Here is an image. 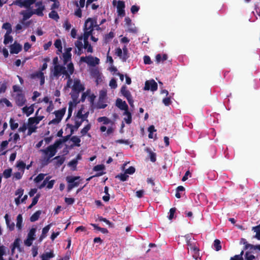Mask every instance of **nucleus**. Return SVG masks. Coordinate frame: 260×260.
Returning a JSON list of instances; mask_svg holds the SVG:
<instances>
[{
	"mask_svg": "<svg viewBox=\"0 0 260 260\" xmlns=\"http://www.w3.org/2000/svg\"><path fill=\"white\" fill-rule=\"evenodd\" d=\"M36 9L29 11H22L21 14L23 15V20H26L30 18L34 14H36L39 16H43L44 15L43 11L45 9V5L41 2H39L36 3Z\"/></svg>",
	"mask_w": 260,
	"mask_h": 260,
	"instance_id": "obj_1",
	"label": "nucleus"
},
{
	"mask_svg": "<svg viewBox=\"0 0 260 260\" xmlns=\"http://www.w3.org/2000/svg\"><path fill=\"white\" fill-rule=\"evenodd\" d=\"M39 2L43 4L42 0H16L13 4L20 8H29L33 4L36 7V3Z\"/></svg>",
	"mask_w": 260,
	"mask_h": 260,
	"instance_id": "obj_2",
	"label": "nucleus"
},
{
	"mask_svg": "<svg viewBox=\"0 0 260 260\" xmlns=\"http://www.w3.org/2000/svg\"><path fill=\"white\" fill-rule=\"evenodd\" d=\"M52 72L55 77L58 78L61 74L65 75L66 78L69 77V73L63 66L60 64L54 66Z\"/></svg>",
	"mask_w": 260,
	"mask_h": 260,
	"instance_id": "obj_3",
	"label": "nucleus"
},
{
	"mask_svg": "<svg viewBox=\"0 0 260 260\" xmlns=\"http://www.w3.org/2000/svg\"><path fill=\"white\" fill-rule=\"evenodd\" d=\"M79 176H67L66 177V180L68 183L67 186V190L68 192L70 191L74 187H77L80 182L79 181H76L80 179Z\"/></svg>",
	"mask_w": 260,
	"mask_h": 260,
	"instance_id": "obj_4",
	"label": "nucleus"
},
{
	"mask_svg": "<svg viewBox=\"0 0 260 260\" xmlns=\"http://www.w3.org/2000/svg\"><path fill=\"white\" fill-rule=\"evenodd\" d=\"M95 23H96L95 20L88 18L84 23V30L89 31L91 30V32H92Z\"/></svg>",
	"mask_w": 260,
	"mask_h": 260,
	"instance_id": "obj_5",
	"label": "nucleus"
},
{
	"mask_svg": "<svg viewBox=\"0 0 260 260\" xmlns=\"http://www.w3.org/2000/svg\"><path fill=\"white\" fill-rule=\"evenodd\" d=\"M144 89L145 90H149L150 89L152 91H156L157 89V84L153 79L149 81H146L145 83Z\"/></svg>",
	"mask_w": 260,
	"mask_h": 260,
	"instance_id": "obj_6",
	"label": "nucleus"
},
{
	"mask_svg": "<svg viewBox=\"0 0 260 260\" xmlns=\"http://www.w3.org/2000/svg\"><path fill=\"white\" fill-rule=\"evenodd\" d=\"M41 151H42L45 154V155L47 157L46 161H48L51 157L55 155L57 150L51 149V145H50L48 146L46 149H41Z\"/></svg>",
	"mask_w": 260,
	"mask_h": 260,
	"instance_id": "obj_7",
	"label": "nucleus"
},
{
	"mask_svg": "<svg viewBox=\"0 0 260 260\" xmlns=\"http://www.w3.org/2000/svg\"><path fill=\"white\" fill-rule=\"evenodd\" d=\"M125 4L123 1H118L117 6V12L118 16L123 17L125 16V13L124 10Z\"/></svg>",
	"mask_w": 260,
	"mask_h": 260,
	"instance_id": "obj_8",
	"label": "nucleus"
},
{
	"mask_svg": "<svg viewBox=\"0 0 260 260\" xmlns=\"http://www.w3.org/2000/svg\"><path fill=\"white\" fill-rule=\"evenodd\" d=\"M72 89L74 92L79 93L80 92L84 90L85 88L84 86L81 84L79 80H76L74 81Z\"/></svg>",
	"mask_w": 260,
	"mask_h": 260,
	"instance_id": "obj_9",
	"label": "nucleus"
},
{
	"mask_svg": "<svg viewBox=\"0 0 260 260\" xmlns=\"http://www.w3.org/2000/svg\"><path fill=\"white\" fill-rule=\"evenodd\" d=\"M15 100L16 104L19 107L23 106L26 101L24 95L22 93H18L16 94Z\"/></svg>",
	"mask_w": 260,
	"mask_h": 260,
	"instance_id": "obj_10",
	"label": "nucleus"
},
{
	"mask_svg": "<svg viewBox=\"0 0 260 260\" xmlns=\"http://www.w3.org/2000/svg\"><path fill=\"white\" fill-rule=\"evenodd\" d=\"M22 50V46L15 42L14 43L10 46V53L11 54H18Z\"/></svg>",
	"mask_w": 260,
	"mask_h": 260,
	"instance_id": "obj_11",
	"label": "nucleus"
},
{
	"mask_svg": "<svg viewBox=\"0 0 260 260\" xmlns=\"http://www.w3.org/2000/svg\"><path fill=\"white\" fill-rule=\"evenodd\" d=\"M116 106L121 110L126 111L128 109V105L125 101L120 99H117L116 101Z\"/></svg>",
	"mask_w": 260,
	"mask_h": 260,
	"instance_id": "obj_12",
	"label": "nucleus"
},
{
	"mask_svg": "<svg viewBox=\"0 0 260 260\" xmlns=\"http://www.w3.org/2000/svg\"><path fill=\"white\" fill-rule=\"evenodd\" d=\"M43 116H36L34 117H30L28 119L29 124H38L43 118Z\"/></svg>",
	"mask_w": 260,
	"mask_h": 260,
	"instance_id": "obj_13",
	"label": "nucleus"
},
{
	"mask_svg": "<svg viewBox=\"0 0 260 260\" xmlns=\"http://www.w3.org/2000/svg\"><path fill=\"white\" fill-rule=\"evenodd\" d=\"M82 40V36L79 37L78 38V40H77L75 42V46L78 49V54L79 55H81L82 53V48L83 45L81 40Z\"/></svg>",
	"mask_w": 260,
	"mask_h": 260,
	"instance_id": "obj_14",
	"label": "nucleus"
},
{
	"mask_svg": "<svg viewBox=\"0 0 260 260\" xmlns=\"http://www.w3.org/2000/svg\"><path fill=\"white\" fill-rule=\"evenodd\" d=\"M66 111V108H63L60 110L55 111L53 114H55L56 118L60 119L61 121Z\"/></svg>",
	"mask_w": 260,
	"mask_h": 260,
	"instance_id": "obj_15",
	"label": "nucleus"
},
{
	"mask_svg": "<svg viewBox=\"0 0 260 260\" xmlns=\"http://www.w3.org/2000/svg\"><path fill=\"white\" fill-rule=\"evenodd\" d=\"M5 219L6 220V223L7 225V227L9 229V230L12 231L14 230L15 228V224L13 222H11L10 219H9V215L8 214H6L5 215Z\"/></svg>",
	"mask_w": 260,
	"mask_h": 260,
	"instance_id": "obj_16",
	"label": "nucleus"
},
{
	"mask_svg": "<svg viewBox=\"0 0 260 260\" xmlns=\"http://www.w3.org/2000/svg\"><path fill=\"white\" fill-rule=\"evenodd\" d=\"M123 115H125L126 117L124 118V120L127 124H131L132 122V117L131 113L127 109L123 113Z\"/></svg>",
	"mask_w": 260,
	"mask_h": 260,
	"instance_id": "obj_17",
	"label": "nucleus"
},
{
	"mask_svg": "<svg viewBox=\"0 0 260 260\" xmlns=\"http://www.w3.org/2000/svg\"><path fill=\"white\" fill-rule=\"evenodd\" d=\"M34 111L33 105H31L29 107L25 106L22 108L23 113L26 114L27 116H29L30 115L32 114Z\"/></svg>",
	"mask_w": 260,
	"mask_h": 260,
	"instance_id": "obj_18",
	"label": "nucleus"
},
{
	"mask_svg": "<svg viewBox=\"0 0 260 260\" xmlns=\"http://www.w3.org/2000/svg\"><path fill=\"white\" fill-rule=\"evenodd\" d=\"M51 224H48L42 229V234L40 237V240L41 241L47 236V234L51 228Z\"/></svg>",
	"mask_w": 260,
	"mask_h": 260,
	"instance_id": "obj_19",
	"label": "nucleus"
},
{
	"mask_svg": "<svg viewBox=\"0 0 260 260\" xmlns=\"http://www.w3.org/2000/svg\"><path fill=\"white\" fill-rule=\"evenodd\" d=\"M54 257V254L52 251L46 252L41 255L42 260H50V258Z\"/></svg>",
	"mask_w": 260,
	"mask_h": 260,
	"instance_id": "obj_20",
	"label": "nucleus"
},
{
	"mask_svg": "<svg viewBox=\"0 0 260 260\" xmlns=\"http://www.w3.org/2000/svg\"><path fill=\"white\" fill-rule=\"evenodd\" d=\"M13 41V38L11 36V34L6 33L4 35V44L7 45L10 43H12Z\"/></svg>",
	"mask_w": 260,
	"mask_h": 260,
	"instance_id": "obj_21",
	"label": "nucleus"
},
{
	"mask_svg": "<svg viewBox=\"0 0 260 260\" xmlns=\"http://www.w3.org/2000/svg\"><path fill=\"white\" fill-rule=\"evenodd\" d=\"M63 65H66L71 60L72 54L71 52H65L62 54Z\"/></svg>",
	"mask_w": 260,
	"mask_h": 260,
	"instance_id": "obj_22",
	"label": "nucleus"
},
{
	"mask_svg": "<svg viewBox=\"0 0 260 260\" xmlns=\"http://www.w3.org/2000/svg\"><path fill=\"white\" fill-rule=\"evenodd\" d=\"M67 68H68V72L69 75V77L67 78L69 79V81H68V82H69V81L70 82L71 81V75H72L74 72V67L73 63L72 62L69 63L67 66Z\"/></svg>",
	"mask_w": 260,
	"mask_h": 260,
	"instance_id": "obj_23",
	"label": "nucleus"
},
{
	"mask_svg": "<svg viewBox=\"0 0 260 260\" xmlns=\"http://www.w3.org/2000/svg\"><path fill=\"white\" fill-rule=\"evenodd\" d=\"M120 91L126 99H128L129 97L132 96L130 91L127 89L125 85L122 86Z\"/></svg>",
	"mask_w": 260,
	"mask_h": 260,
	"instance_id": "obj_24",
	"label": "nucleus"
},
{
	"mask_svg": "<svg viewBox=\"0 0 260 260\" xmlns=\"http://www.w3.org/2000/svg\"><path fill=\"white\" fill-rule=\"evenodd\" d=\"M41 211L38 210L35 213H34L30 217V221L31 222H35L38 220L40 217V215L41 214Z\"/></svg>",
	"mask_w": 260,
	"mask_h": 260,
	"instance_id": "obj_25",
	"label": "nucleus"
},
{
	"mask_svg": "<svg viewBox=\"0 0 260 260\" xmlns=\"http://www.w3.org/2000/svg\"><path fill=\"white\" fill-rule=\"evenodd\" d=\"M16 227L19 230H21L22 226L23 218L22 215L19 214L17 216Z\"/></svg>",
	"mask_w": 260,
	"mask_h": 260,
	"instance_id": "obj_26",
	"label": "nucleus"
},
{
	"mask_svg": "<svg viewBox=\"0 0 260 260\" xmlns=\"http://www.w3.org/2000/svg\"><path fill=\"white\" fill-rule=\"evenodd\" d=\"M97 120L98 122H103L104 124L112 123L111 120L106 116L99 117Z\"/></svg>",
	"mask_w": 260,
	"mask_h": 260,
	"instance_id": "obj_27",
	"label": "nucleus"
},
{
	"mask_svg": "<svg viewBox=\"0 0 260 260\" xmlns=\"http://www.w3.org/2000/svg\"><path fill=\"white\" fill-rule=\"evenodd\" d=\"M83 122V119H82L80 121H76L75 122V124L74 125H73L71 124H70V123H68L67 124V126L69 128H74V129L75 130H77L78 129V128L81 126V125L82 124Z\"/></svg>",
	"mask_w": 260,
	"mask_h": 260,
	"instance_id": "obj_28",
	"label": "nucleus"
},
{
	"mask_svg": "<svg viewBox=\"0 0 260 260\" xmlns=\"http://www.w3.org/2000/svg\"><path fill=\"white\" fill-rule=\"evenodd\" d=\"M122 50L123 55L122 58V61L125 62L129 57L128 53V49L126 46H124Z\"/></svg>",
	"mask_w": 260,
	"mask_h": 260,
	"instance_id": "obj_29",
	"label": "nucleus"
},
{
	"mask_svg": "<svg viewBox=\"0 0 260 260\" xmlns=\"http://www.w3.org/2000/svg\"><path fill=\"white\" fill-rule=\"evenodd\" d=\"M44 73L42 71H39L35 72L30 75V78L32 79H35L36 78H41L44 75Z\"/></svg>",
	"mask_w": 260,
	"mask_h": 260,
	"instance_id": "obj_30",
	"label": "nucleus"
},
{
	"mask_svg": "<svg viewBox=\"0 0 260 260\" xmlns=\"http://www.w3.org/2000/svg\"><path fill=\"white\" fill-rule=\"evenodd\" d=\"M12 173V169L11 168H9L5 170L2 175L5 178L8 179L11 176Z\"/></svg>",
	"mask_w": 260,
	"mask_h": 260,
	"instance_id": "obj_31",
	"label": "nucleus"
},
{
	"mask_svg": "<svg viewBox=\"0 0 260 260\" xmlns=\"http://www.w3.org/2000/svg\"><path fill=\"white\" fill-rule=\"evenodd\" d=\"M2 28L7 30L6 33L11 34L12 32L11 24L9 22L4 23L2 26Z\"/></svg>",
	"mask_w": 260,
	"mask_h": 260,
	"instance_id": "obj_32",
	"label": "nucleus"
},
{
	"mask_svg": "<svg viewBox=\"0 0 260 260\" xmlns=\"http://www.w3.org/2000/svg\"><path fill=\"white\" fill-rule=\"evenodd\" d=\"M54 159L55 160H56V165L58 166V167H59L62 164H63L64 160H65V158L63 157V156H55L54 158Z\"/></svg>",
	"mask_w": 260,
	"mask_h": 260,
	"instance_id": "obj_33",
	"label": "nucleus"
},
{
	"mask_svg": "<svg viewBox=\"0 0 260 260\" xmlns=\"http://www.w3.org/2000/svg\"><path fill=\"white\" fill-rule=\"evenodd\" d=\"M49 17L50 18L53 19H54V20H56V21H57L59 19V16L58 13H57V12H56L54 10H52L49 13Z\"/></svg>",
	"mask_w": 260,
	"mask_h": 260,
	"instance_id": "obj_34",
	"label": "nucleus"
},
{
	"mask_svg": "<svg viewBox=\"0 0 260 260\" xmlns=\"http://www.w3.org/2000/svg\"><path fill=\"white\" fill-rule=\"evenodd\" d=\"M91 128V124L90 123L87 124L86 126H85L81 130V134L82 136H85Z\"/></svg>",
	"mask_w": 260,
	"mask_h": 260,
	"instance_id": "obj_35",
	"label": "nucleus"
},
{
	"mask_svg": "<svg viewBox=\"0 0 260 260\" xmlns=\"http://www.w3.org/2000/svg\"><path fill=\"white\" fill-rule=\"evenodd\" d=\"M27 127H28V132H27V135L30 136L32 134V133L36 132L37 127L36 126L33 125V124H29V122H28L27 124Z\"/></svg>",
	"mask_w": 260,
	"mask_h": 260,
	"instance_id": "obj_36",
	"label": "nucleus"
},
{
	"mask_svg": "<svg viewBox=\"0 0 260 260\" xmlns=\"http://www.w3.org/2000/svg\"><path fill=\"white\" fill-rule=\"evenodd\" d=\"M213 246L216 251H218L221 249L220 241L218 239H215L214 241Z\"/></svg>",
	"mask_w": 260,
	"mask_h": 260,
	"instance_id": "obj_37",
	"label": "nucleus"
},
{
	"mask_svg": "<svg viewBox=\"0 0 260 260\" xmlns=\"http://www.w3.org/2000/svg\"><path fill=\"white\" fill-rule=\"evenodd\" d=\"M83 47H84L85 49H87V51L88 53H92L93 52V48L91 45L89 44L88 41L84 42V45Z\"/></svg>",
	"mask_w": 260,
	"mask_h": 260,
	"instance_id": "obj_38",
	"label": "nucleus"
},
{
	"mask_svg": "<svg viewBox=\"0 0 260 260\" xmlns=\"http://www.w3.org/2000/svg\"><path fill=\"white\" fill-rule=\"evenodd\" d=\"M114 37V34L112 31H110L108 34L106 35L104 37L105 42L106 43L110 41Z\"/></svg>",
	"mask_w": 260,
	"mask_h": 260,
	"instance_id": "obj_39",
	"label": "nucleus"
},
{
	"mask_svg": "<svg viewBox=\"0 0 260 260\" xmlns=\"http://www.w3.org/2000/svg\"><path fill=\"white\" fill-rule=\"evenodd\" d=\"M116 178H119L121 181H125L128 178V176L124 173V174L121 173L116 176Z\"/></svg>",
	"mask_w": 260,
	"mask_h": 260,
	"instance_id": "obj_40",
	"label": "nucleus"
},
{
	"mask_svg": "<svg viewBox=\"0 0 260 260\" xmlns=\"http://www.w3.org/2000/svg\"><path fill=\"white\" fill-rule=\"evenodd\" d=\"M253 230L256 232L255 238L260 240V225L253 227Z\"/></svg>",
	"mask_w": 260,
	"mask_h": 260,
	"instance_id": "obj_41",
	"label": "nucleus"
},
{
	"mask_svg": "<svg viewBox=\"0 0 260 260\" xmlns=\"http://www.w3.org/2000/svg\"><path fill=\"white\" fill-rule=\"evenodd\" d=\"M71 140L75 144L76 146L78 147L80 146V143L81 142V140L77 136H73L71 138Z\"/></svg>",
	"mask_w": 260,
	"mask_h": 260,
	"instance_id": "obj_42",
	"label": "nucleus"
},
{
	"mask_svg": "<svg viewBox=\"0 0 260 260\" xmlns=\"http://www.w3.org/2000/svg\"><path fill=\"white\" fill-rule=\"evenodd\" d=\"M84 34L83 36L82 37V39H83L84 42H87L88 41V38L91 35H92V32H91V30L87 31V30H84Z\"/></svg>",
	"mask_w": 260,
	"mask_h": 260,
	"instance_id": "obj_43",
	"label": "nucleus"
},
{
	"mask_svg": "<svg viewBox=\"0 0 260 260\" xmlns=\"http://www.w3.org/2000/svg\"><path fill=\"white\" fill-rule=\"evenodd\" d=\"M249 249V250L251 251L252 249L256 250L258 249L260 251V245H254L252 244L251 245H247L245 248H244V250H247Z\"/></svg>",
	"mask_w": 260,
	"mask_h": 260,
	"instance_id": "obj_44",
	"label": "nucleus"
},
{
	"mask_svg": "<svg viewBox=\"0 0 260 260\" xmlns=\"http://www.w3.org/2000/svg\"><path fill=\"white\" fill-rule=\"evenodd\" d=\"M251 252H252V251H248L246 252L245 254V257L246 260H254L255 258L254 255L250 254Z\"/></svg>",
	"mask_w": 260,
	"mask_h": 260,
	"instance_id": "obj_45",
	"label": "nucleus"
},
{
	"mask_svg": "<svg viewBox=\"0 0 260 260\" xmlns=\"http://www.w3.org/2000/svg\"><path fill=\"white\" fill-rule=\"evenodd\" d=\"M45 176V174L40 173L34 179V181L38 183L42 181L44 179Z\"/></svg>",
	"mask_w": 260,
	"mask_h": 260,
	"instance_id": "obj_46",
	"label": "nucleus"
},
{
	"mask_svg": "<svg viewBox=\"0 0 260 260\" xmlns=\"http://www.w3.org/2000/svg\"><path fill=\"white\" fill-rule=\"evenodd\" d=\"M10 127L12 130H15L18 127V123L15 122L13 118H10Z\"/></svg>",
	"mask_w": 260,
	"mask_h": 260,
	"instance_id": "obj_47",
	"label": "nucleus"
},
{
	"mask_svg": "<svg viewBox=\"0 0 260 260\" xmlns=\"http://www.w3.org/2000/svg\"><path fill=\"white\" fill-rule=\"evenodd\" d=\"M147 151L149 153L150 160L153 162L156 161V153L151 151V150L150 149L147 148Z\"/></svg>",
	"mask_w": 260,
	"mask_h": 260,
	"instance_id": "obj_48",
	"label": "nucleus"
},
{
	"mask_svg": "<svg viewBox=\"0 0 260 260\" xmlns=\"http://www.w3.org/2000/svg\"><path fill=\"white\" fill-rule=\"evenodd\" d=\"M61 139L56 140L53 145H51V149L57 150V148L62 144Z\"/></svg>",
	"mask_w": 260,
	"mask_h": 260,
	"instance_id": "obj_49",
	"label": "nucleus"
},
{
	"mask_svg": "<svg viewBox=\"0 0 260 260\" xmlns=\"http://www.w3.org/2000/svg\"><path fill=\"white\" fill-rule=\"evenodd\" d=\"M77 164V159H73L69 162L68 166L72 167V170L74 171L76 170Z\"/></svg>",
	"mask_w": 260,
	"mask_h": 260,
	"instance_id": "obj_50",
	"label": "nucleus"
},
{
	"mask_svg": "<svg viewBox=\"0 0 260 260\" xmlns=\"http://www.w3.org/2000/svg\"><path fill=\"white\" fill-rule=\"evenodd\" d=\"M104 102H105L104 100H99L98 102L97 106H96L97 108L98 109L105 108L107 106V105L105 104Z\"/></svg>",
	"mask_w": 260,
	"mask_h": 260,
	"instance_id": "obj_51",
	"label": "nucleus"
},
{
	"mask_svg": "<svg viewBox=\"0 0 260 260\" xmlns=\"http://www.w3.org/2000/svg\"><path fill=\"white\" fill-rule=\"evenodd\" d=\"M36 230L35 228H32L29 232L27 235V237L30 239L35 240V233Z\"/></svg>",
	"mask_w": 260,
	"mask_h": 260,
	"instance_id": "obj_52",
	"label": "nucleus"
},
{
	"mask_svg": "<svg viewBox=\"0 0 260 260\" xmlns=\"http://www.w3.org/2000/svg\"><path fill=\"white\" fill-rule=\"evenodd\" d=\"M26 164L23 161H19L17 164V167L19 169H21L22 173L24 172V169L25 168Z\"/></svg>",
	"mask_w": 260,
	"mask_h": 260,
	"instance_id": "obj_53",
	"label": "nucleus"
},
{
	"mask_svg": "<svg viewBox=\"0 0 260 260\" xmlns=\"http://www.w3.org/2000/svg\"><path fill=\"white\" fill-rule=\"evenodd\" d=\"M98 219L100 221H103L105 222L107 224L109 225L110 227H112L113 225V224L111 223L109 220L102 216L99 217Z\"/></svg>",
	"mask_w": 260,
	"mask_h": 260,
	"instance_id": "obj_54",
	"label": "nucleus"
},
{
	"mask_svg": "<svg viewBox=\"0 0 260 260\" xmlns=\"http://www.w3.org/2000/svg\"><path fill=\"white\" fill-rule=\"evenodd\" d=\"M186 242L187 245L189 247V248L192 246L193 244L192 243L191 238V236L187 235L185 236Z\"/></svg>",
	"mask_w": 260,
	"mask_h": 260,
	"instance_id": "obj_55",
	"label": "nucleus"
},
{
	"mask_svg": "<svg viewBox=\"0 0 260 260\" xmlns=\"http://www.w3.org/2000/svg\"><path fill=\"white\" fill-rule=\"evenodd\" d=\"M176 211V208H172L170 209L169 216L168 218L170 220H172L174 217V214Z\"/></svg>",
	"mask_w": 260,
	"mask_h": 260,
	"instance_id": "obj_56",
	"label": "nucleus"
},
{
	"mask_svg": "<svg viewBox=\"0 0 260 260\" xmlns=\"http://www.w3.org/2000/svg\"><path fill=\"white\" fill-rule=\"evenodd\" d=\"M109 86L111 87V88L115 89L117 86V82L116 80L114 78H112L109 83Z\"/></svg>",
	"mask_w": 260,
	"mask_h": 260,
	"instance_id": "obj_57",
	"label": "nucleus"
},
{
	"mask_svg": "<svg viewBox=\"0 0 260 260\" xmlns=\"http://www.w3.org/2000/svg\"><path fill=\"white\" fill-rule=\"evenodd\" d=\"M22 174L20 172H17L14 174L13 179L15 180H19L22 178Z\"/></svg>",
	"mask_w": 260,
	"mask_h": 260,
	"instance_id": "obj_58",
	"label": "nucleus"
},
{
	"mask_svg": "<svg viewBox=\"0 0 260 260\" xmlns=\"http://www.w3.org/2000/svg\"><path fill=\"white\" fill-rule=\"evenodd\" d=\"M54 46L57 49H62L61 42L60 39H57L54 42Z\"/></svg>",
	"mask_w": 260,
	"mask_h": 260,
	"instance_id": "obj_59",
	"label": "nucleus"
},
{
	"mask_svg": "<svg viewBox=\"0 0 260 260\" xmlns=\"http://www.w3.org/2000/svg\"><path fill=\"white\" fill-rule=\"evenodd\" d=\"M24 192V189L22 188H18L16 190V191L15 192V196H18V197L19 198H21V197L23 196Z\"/></svg>",
	"mask_w": 260,
	"mask_h": 260,
	"instance_id": "obj_60",
	"label": "nucleus"
},
{
	"mask_svg": "<svg viewBox=\"0 0 260 260\" xmlns=\"http://www.w3.org/2000/svg\"><path fill=\"white\" fill-rule=\"evenodd\" d=\"M105 169V166L103 165H98L95 166L93 168V170L94 171H100L104 170Z\"/></svg>",
	"mask_w": 260,
	"mask_h": 260,
	"instance_id": "obj_61",
	"label": "nucleus"
},
{
	"mask_svg": "<svg viewBox=\"0 0 260 260\" xmlns=\"http://www.w3.org/2000/svg\"><path fill=\"white\" fill-rule=\"evenodd\" d=\"M115 55L118 56L121 60L122 58V50L120 48H117L115 49Z\"/></svg>",
	"mask_w": 260,
	"mask_h": 260,
	"instance_id": "obj_62",
	"label": "nucleus"
},
{
	"mask_svg": "<svg viewBox=\"0 0 260 260\" xmlns=\"http://www.w3.org/2000/svg\"><path fill=\"white\" fill-rule=\"evenodd\" d=\"M64 202L68 205H72L75 202V199L72 198H65Z\"/></svg>",
	"mask_w": 260,
	"mask_h": 260,
	"instance_id": "obj_63",
	"label": "nucleus"
},
{
	"mask_svg": "<svg viewBox=\"0 0 260 260\" xmlns=\"http://www.w3.org/2000/svg\"><path fill=\"white\" fill-rule=\"evenodd\" d=\"M135 170H136L135 168L134 167L131 166V167H129L126 170H125V174H133L135 173Z\"/></svg>",
	"mask_w": 260,
	"mask_h": 260,
	"instance_id": "obj_64",
	"label": "nucleus"
}]
</instances>
